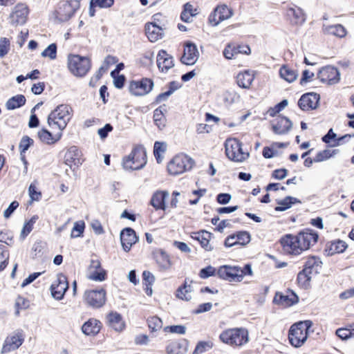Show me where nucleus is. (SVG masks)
<instances>
[{
    "label": "nucleus",
    "instance_id": "nucleus-1",
    "mask_svg": "<svg viewBox=\"0 0 354 354\" xmlns=\"http://www.w3.org/2000/svg\"><path fill=\"white\" fill-rule=\"evenodd\" d=\"M73 116V109L68 104H59L48 116L47 122L51 129H58L59 131L66 127Z\"/></svg>",
    "mask_w": 354,
    "mask_h": 354
},
{
    "label": "nucleus",
    "instance_id": "nucleus-2",
    "mask_svg": "<svg viewBox=\"0 0 354 354\" xmlns=\"http://www.w3.org/2000/svg\"><path fill=\"white\" fill-rule=\"evenodd\" d=\"M313 326L310 320L299 322L291 326L288 339L291 345L295 348L301 347L307 340L308 330Z\"/></svg>",
    "mask_w": 354,
    "mask_h": 354
},
{
    "label": "nucleus",
    "instance_id": "nucleus-3",
    "mask_svg": "<svg viewBox=\"0 0 354 354\" xmlns=\"http://www.w3.org/2000/svg\"><path fill=\"white\" fill-rule=\"evenodd\" d=\"M222 342L232 346H241L248 340V332L243 328H229L223 331L219 336Z\"/></svg>",
    "mask_w": 354,
    "mask_h": 354
},
{
    "label": "nucleus",
    "instance_id": "nucleus-4",
    "mask_svg": "<svg viewBox=\"0 0 354 354\" xmlns=\"http://www.w3.org/2000/svg\"><path fill=\"white\" fill-rule=\"evenodd\" d=\"M225 154L227 157L236 162L246 160L250 153L242 148V143L236 138H228L225 142Z\"/></svg>",
    "mask_w": 354,
    "mask_h": 354
},
{
    "label": "nucleus",
    "instance_id": "nucleus-5",
    "mask_svg": "<svg viewBox=\"0 0 354 354\" xmlns=\"http://www.w3.org/2000/svg\"><path fill=\"white\" fill-rule=\"evenodd\" d=\"M68 68L76 77H84L91 68V60L86 57L70 55L68 57Z\"/></svg>",
    "mask_w": 354,
    "mask_h": 354
},
{
    "label": "nucleus",
    "instance_id": "nucleus-6",
    "mask_svg": "<svg viewBox=\"0 0 354 354\" xmlns=\"http://www.w3.org/2000/svg\"><path fill=\"white\" fill-rule=\"evenodd\" d=\"M194 160L184 153L175 156L169 162L167 166L168 171L172 175L181 174L192 169Z\"/></svg>",
    "mask_w": 354,
    "mask_h": 354
},
{
    "label": "nucleus",
    "instance_id": "nucleus-7",
    "mask_svg": "<svg viewBox=\"0 0 354 354\" xmlns=\"http://www.w3.org/2000/svg\"><path fill=\"white\" fill-rule=\"evenodd\" d=\"M146 163V151L141 147L134 149L127 157L124 158L122 162L123 167L126 170L140 169Z\"/></svg>",
    "mask_w": 354,
    "mask_h": 354
},
{
    "label": "nucleus",
    "instance_id": "nucleus-8",
    "mask_svg": "<svg viewBox=\"0 0 354 354\" xmlns=\"http://www.w3.org/2000/svg\"><path fill=\"white\" fill-rule=\"evenodd\" d=\"M24 342V335L21 330H17L10 334L4 340L1 353H7L17 350Z\"/></svg>",
    "mask_w": 354,
    "mask_h": 354
},
{
    "label": "nucleus",
    "instance_id": "nucleus-9",
    "mask_svg": "<svg viewBox=\"0 0 354 354\" xmlns=\"http://www.w3.org/2000/svg\"><path fill=\"white\" fill-rule=\"evenodd\" d=\"M29 14L28 6L22 3H17L9 15L10 24L15 27L26 24Z\"/></svg>",
    "mask_w": 354,
    "mask_h": 354
},
{
    "label": "nucleus",
    "instance_id": "nucleus-10",
    "mask_svg": "<svg viewBox=\"0 0 354 354\" xmlns=\"http://www.w3.org/2000/svg\"><path fill=\"white\" fill-rule=\"evenodd\" d=\"M280 243L283 251L287 254L292 255L301 254L299 241L297 235L286 234L280 239Z\"/></svg>",
    "mask_w": 354,
    "mask_h": 354
},
{
    "label": "nucleus",
    "instance_id": "nucleus-11",
    "mask_svg": "<svg viewBox=\"0 0 354 354\" xmlns=\"http://www.w3.org/2000/svg\"><path fill=\"white\" fill-rule=\"evenodd\" d=\"M317 77L322 82L333 85L339 82L340 73L337 68L332 66H326L319 70Z\"/></svg>",
    "mask_w": 354,
    "mask_h": 354
},
{
    "label": "nucleus",
    "instance_id": "nucleus-12",
    "mask_svg": "<svg viewBox=\"0 0 354 354\" xmlns=\"http://www.w3.org/2000/svg\"><path fill=\"white\" fill-rule=\"evenodd\" d=\"M233 15V10L227 6L223 4L216 7L209 15V23L213 26H218L221 21L228 19Z\"/></svg>",
    "mask_w": 354,
    "mask_h": 354
},
{
    "label": "nucleus",
    "instance_id": "nucleus-13",
    "mask_svg": "<svg viewBox=\"0 0 354 354\" xmlns=\"http://www.w3.org/2000/svg\"><path fill=\"white\" fill-rule=\"evenodd\" d=\"M216 275L230 282L241 281V272L239 271V266H222L218 269Z\"/></svg>",
    "mask_w": 354,
    "mask_h": 354
},
{
    "label": "nucleus",
    "instance_id": "nucleus-14",
    "mask_svg": "<svg viewBox=\"0 0 354 354\" xmlns=\"http://www.w3.org/2000/svg\"><path fill=\"white\" fill-rule=\"evenodd\" d=\"M153 86V82L149 79H142L140 81H132L129 84L130 93L136 96L147 94L151 91Z\"/></svg>",
    "mask_w": 354,
    "mask_h": 354
},
{
    "label": "nucleus",
    "instance_id": "nucleus-15",
    "mask_svg": "<svg viewBox=\"0 0 354 354\" xmlns=\"http://www.w3.org/2000/svg\"><path fill=\"white\" fill-rule=\"evenodd\" d=\"M106 292L103 288L100 290H87L84 293L85 301L93 308L102 306L106 300Z\"/></svg>",
    "mask_w": 354,
    "mask_h": 354
},
{
    "label": "nucleus",
    "instance_id": "nucleus-16",
    "mask_svg": "<svg viewBox=\"0 0 354 354\" xmlns=\"http://www.w3.org/2000/svg\"><path fill=\"white\" fill-rule=\"evenodd\" d=\"M301 253L314 245L318 240V234L311 230L300 232L297 234Z\"/></svg>",
    "mask_w": 354,
    "mask_h": 354
},
{
    "label": "nucleus",
    "instance_id": "nucleus-17",
    "mask_svg": "<svg viewBox=\"0 0 354 354\" xmlns=\"http://www.w3.org/2000/svg\"><path fill=\"white\" fill-rule=\"evenodd\" d=\"M68 288L66 277L62 274H57L56 280L50 286L52 296L57 300L62 299Z\"/></svg>",
    "mask_w": 354,
    "mask_h": 354
},
{
    "label": "nucleus",
    "instance_id": "nucleus-18",
    "mask_svg": "<svg viewBox=\"0 0 354 354\" xmlns=\"http://www.w3.org/2000/svg\"><path fill=\"white\" fill-rule=\"evenodd\" d=\"M199 57V52L196 46L190 41L186 42L184 46L181 62L186 65H194Z\"/></svg>",
    "mask_w": 354,
    "mask_h": 354
},
{
    "label": "nucleus",
    "instance_id": "nucleus-19",
    "mask_svg": "<svg viewBox=\"0 0 354 354\" xmlns=\"http://www.w3.org/2000/svg\"><path fill=\"white\" fill-rule=\"evenodd\" d=\"M77 10L68 2L64 1L59 4L57 9L54 12L55 19L59 22L68 21Z\"/></svg>",
    "mask_w": 354,
    "mask_h": 354
},
{
    "label": "nucleus",
    "instance_id": "nucleus-20",
    "mask_svg": "<svg viewBox=\"0 0 354 354\" xmlns=\"http://www.w3.org/2000/svg\"><path fill=\"white\" fill-rule=\"evenodd\" d=\"M319 99V95L317 93H306L299 100L298 105L303 111L313 110L318 107Z\"/></svg>",
    "mask_w": 354,
    "mask_h": 354
},
{
    "label": "nucleus",
    "instance_id": "nucleus-21",
    "mask_svg": "<svg viewBox=\"0 0 354 354\" xmlns=\"http://www.w3.org/2000/svg\"><path fill=\"white\" fill-rule=\"evenodd\" d=\"M88 278L95 281H103L106 279V272L101 268L98 260H91L88 270Z\"/></svg>",
    "mask_w": 354,
    "mask_h": 354
},
{
    "label": "nucleus",
    "instance_id": "nucleus-22",
    "mask_svg": "<svg viewBox=\"0 0 354 354\" xmlns=\"http://www.w3.org/2000/svg\"><path fill=\"white\" fill-rule=\"evenodd\" d=\"M64 160L66 164L70 167H72V166L78 167L84 161L81 151L75 146H72L67 150L64 156Z\"/></svg>",
    "mask_w": 354,
    "mask_h": 354
},
{
    "label": "nucleus",
    "instance_id": "nucleus-23",
    "mask_svg": "<svg viewBox=\"0 0 354 354\" xmlns=\"http://www.w3.org/2000/svg\"><path fill=\"white\" fill-rule=\"evenodd\" d=\"M138 240L136 232L130 227L124 229L120 233L121 244L125 252H129Z\"/></svg>",
    "mask_w": 354,
    "mask_h": 354
},
{
    "label": "nucleus",
    "instance_id": "nucleus-24",
    "mask_svg": "<svg viewBox=\"0 0 354 354\" xmlns=\"http://www.w3.org/2000/svg\"><path fill=\"white\" fill-rule=\"evenodd\" d=\"M298 297L297 295L288 290L285 294L277 293L274 297V303L283 307H289L298 302Z\"/></svg>",
    "mask_w": 354,
    "mask_h": 354
},
{
    "label": "nucleus",
    "instance_id": "nucleus-25",
    "mask_svg": "<svg viewBox=\"0 0 354 354\" xmlns=\"http://www.w3.org/2000/svg\"><path fill=\"white\" fill-rule=\"evenodd\" d=\"M223 55L227 59L236 58L238 54L249 55L250 48L248 46H236L228 44L223 50Z\"/></svg>",
    "mask_w": 354,
    "mask_h": 354
},
{
    "label": "nucleus",
    "instance_id": "nucleus-26",
    "mask_svg": "<svg viewBox=\"0 0 354 354\" xmlns=\"http://www.w3.org/2000/svg\"><path fill=\"white\" fill-rule=\"evenodd\" d=\"M157 66L160 71L167 73L174 66L173 57L165 50H160L157 55Z\"/></svg>",
    "mask_w": 354,
    "mask_h": 354
},
{
    "label": "nucleus",
    "instance_id": "nucleus-27",
    "mask_svg": "<svg viewBox=\"0 0 354 354\" xmlns=\"http://www.w3.org/2000/svg\"><path fill=\"white\" fill-rule=\"evenodd\" d=\"M286 16L292 24H302L306 19L302 9L295 5L288 7Z\"/></svg>",
    "mask_w": 354,
    "mask_h": 354
},
{
    "label": "nucleus",
    "instance_id": "nucleus-28",
    "mask_svg": "<svg viewBox=\"0 0 354 354\" xmlns=\"http://www.w3.org/2000/svg\"><path fill=\"white\" fill-rule=\"evenodd\" d=\"M37 136L39 140L48 145H52L57 142L62 137V133L58 131L54 134L46 129H41L37 132Z\"/></svg>",
    "mask_w": 354,
    "mask_h": 354
},
{
    "label": "nucleus",
    "instance_id": "nucleus-29",
    "mask_svg": "<svg viewBox=\"0 0 354 354\" xmlns=\"http://www.w3.org/2000/svg\"><path fill=\"white\" fill-rule=\"evenodd\" d=\"M348 248L347 243L340 239L334 240L326 245L324 250L327 256H333L335 254L342 253Z\"/></svg>",
    "mask_w": 354,
    "mask_h": 354
},
{
    "label": "nucleus",
    "instance_id": "nucleus-30",
    "mask_svg": "<svg viewBox=\"0 0 354 354\" xmlns=\"http://www.w3.org/2000/svg\"><path fill=\"white\" fill-rule=\"evenodd\" d=\"M146 35L151 42H156L162 37V29L153 22L145 25Z\"/></svg>",
    "mask_w": 354,
    "mask_h": 354
},
{
    "label": "nucleus",
    "instance_id": "nucleus-31",
    "mask_svg": "<svg viewBox=\"0 0 354 354\" xmlns=\"http://www.w3.org/2000/svg\"><path fill=\"white\" fill-rule=\"evenodd\" d=\"M169 196V193L167 191H156L152 196L151 200V205L156 209L165 210V200Z\"/></svg>",
    "mask_w": 354,
    "mask_h": 354
},
{
    "label": "nucleus",
    "instance_id": "nucleus-32",
    "mask_svg": "<svg viewBox=\"0 0 354 354\" xmlns=\"http://www.w3.org/2000/svg\"><path fill=\"white\" fill-rule=\"evenodd\" d=\"M106 319L109 326L115 331L120 332L124 329L125 323L119 313L111 312L107 315Z\"/></svg>",
    "mask_w": 354,
    "mask_h": 354
},
{
    "label": "nucleus",
    "instance_id": "nucleus-33",
    "mask_svg": "<svg viewBox=\"0 0 354 354\" xmlns=\"http://www.w3.org/2000/svg\"><path fill=\"white\" fill-rule=\"evenodd\" d=\"M292 126V122L288 118L279 117L277 119V122L273 124L272 130L276 134H285L290 131Z\"/></svg>",
    "mask_w": 354,
    "mask_h": 354
},
{
    "label": "nucleus",
    "instance_id": "nucleus-34",
    "mask_svg": "<svg viewBox=\"0 0 354 354\" xmlns=\"http://www.w3.org/2000/svg\"><path fill=\"white\" fill-rule=\"evenodd\" d=\"M167 112V107L162 105L153 111V122L159 130H162L167 125V119L165 115Z\"/></svg>",
    "mask_w": 354,
    "mask_h": 354
},
{
    "label": "nucleus",
    "instance_id": "nucleus-35",
    "mask_svg": "<svg viewBox=\"0 0 354 354\" xmlns=\"http://www.w3.org/2000/svg\"><path fill=\"white\" fill-rule=\"evenodd\" d=\"M211 235V233L203 230L201 232L193 233L192 238L198 241L200 243L201 247L205 250L211 251L213 249L212 246L209 243Z\"/></svg>",
    "mask_w": 354,
    "mask_h": 354
},
{
    "label": "nucleus",
    "instance_id": "nucleus-36",
    "mask_svg": "<svg viewBox=\"0 0 354 354\" xmlns=\"http://www.w3.org/2000/svg\"><path fill=\"white\" fill-rule=\"evenodd\" d=\"M101 328V323L95 319H90L82 326V332L86 335H95L97 334Z\"/></svg>",
    "mask_w": 354,
    "mask_h": 354
},
{
    "label": "nucleus",
    "instance_id": "nucleus-37",
    "mask_svg": "<svg viewBox=\"0 0 354 354\" xmlns=\"http://www.w3.org/2000/svg\"><path fill=\"white\" fill-rule=\"evenodd\" d=\"M323 31L324 34L334 35L340 38L345 37L346 35V29L341 24L324 25Z\"/></svg>",
    "mask_w": 354,
    "mask_h": 354
},
{
    "label": "nucleus",
    "instance_id": "nucleus-38",
    "mask_svg": "<svg viewBox=\"0 0 354 354\" xmlns=\"http://www.w3.org/2000/svg\"><path fill=\"white\" fill-rule=\"evenodd\" d=\"M254 75L252 72L245 71L237 75V84L240 87L248 88L254 81Z\"/></svg>",
    "mask_w": 354,
    "mask_h": 354
},
{
    "label": "nucleus",
    "instance_id": "nucleus-39",
    "mask_svg": "<svg viewBox=\"0 0 354 354\" xmlns=\"http://www.w3.org/2000/svg\"><path fill=\"white\" fill-rule=\"evenodd\" d=\"M187 351V343L185 342H172L166 347L167 354H185Z\"/></svg>",
    "mask_w": 354,
    "mask_h": 354
},
{
    "label": "nucleus",
    "instance_id": "nucleus-40",
    "mask_svg": "<svg viewBox=\"0 0 354 354\" xmlns=\"http://www.w3.org/2000/svg\"><path fill=\"white\" fill-rule=\"evenodd\" d=\"M322 262L319 258L316 257H310L308 258L305 263L304 269L308 270L311 273L317 274L319 273L322 268Z\"/></svg>",
    "mask_w": 354,
    "mask_h": 354
},
{
    "label": "nucleus",
    "instance_id": "nucleus-41",
    "mask_svg": "<svg viewBox=\"0 0 354 354\" xmlns=\"http://www.w3.org/2000/svg\"><path fill=\"white\" fill-rule=\"evenodd\" d=\"M313 275L315 274L311 273L308 270L303 269L301 272H299L297 275V282L300 287L304 289H307L310 287V281Z\"/></svg>",
    "mask_w": 354,
    "mask_h": 354
},
{
    "label": "nucleus",
    "instance_id": "nucleus-42",
    "mask_svg": "<svg viewBox=\"0 0 354 354\" xmlns=\"http://www.w3.org/2000/svg\"><path fill=\"white\" fill-rule=\"evenodd\" d=\"M26 97L23 95H17L10 98L6 104V106L8 110H13L19 108L25 104Z\"/></svg>",
    "mask_w": 354,
    "mask_h": 354
},
{
    "label": "nucleus",
    "instance_id": "nucleus-43",
    "mask_svg": "<svg viewBox=\"0 0 354 354\" xmlns=\"http://www.w3.org/2000/svg\"><path fill=\"white\" fill-rule=\"evenodd\" d=\"M197 14V9L194 8L191 3H187L184 5V9L181 13L180 18L183 21L189 23L192 21V18Z\"/></svg>",
    "mask_w": 354,
    "mask_h": 354
},
{
    "label": "nucleus",
    "instance_id": "nucleus-44",
    "mask_svg": "<svg viewBox=\"0 0 354 354\" xmlns=\"http://www.w3.org/2000/svg\"><path fill=\"white\" fill-rule=\"evenodd\" d=\"M176 296L182 300L189 301L192 297V288L190 285L185 283L176 290Z\"/></svg>",
    "mask_w": 354,
    "mask_h": 354
},
{
    "label": "nucleus",
    "instance_id": "nucleus-45",
    "mask_svg": "<svg viewBox=\"0 0 354 354\" xmlns=\"http://www.w3.org/2000/svg\"><path fill=\"white\" fill-rule=\"evenodd\" d=\"M299 202V201L296 198L287 196L284 199L277 201L278 206L275 207V210L277 212L285 211L291 207L293 204Z\"/></svg>",
    "mask_w": 354,
    "mask_h": 354
},
{
    "label": "nucleus",
    "instance_id": "nucleus-46",
    "mask_svg": "<svg viewBox=\"0 0 354 354\" xmlns=\"http://www.w3.org/2000/svg\"><path fill=\"white\" fill-rule=\"evenodd\" d=\"M156 260L162 270H167L171 266L169 255L163 251L156 253Z\"/></svg>",
    "mask_w": 354,
    "mask_h": 354
},
{
    "label": "nucleus",
    "instance_id": "nucleus-47",
    "mask_svg": "<svg viewBox=\"0 0 354 354\" xmlns=\"http://www.w3.org/2000/svg\"><path fill=\"white\" fill-rule=\"evenodd\" d=\"M167 145L166 142L156 141L154 143L153 153L158 163L162 162L164 158L163 155L167 150Z\"/></svg>",
    "mask_w": 354,
    "mask_h": 354
},
{
    "label": "nucleus",
    "instance_id": "nucleus-48",
    "mask_svg": "<svg viewBox=\"0 0 354 354\" xmlns=\"http://www.w3.org/2000/svg\"><path fill=\"white\" fill-rule=\"evenodd\" d=\"M280 77L288 82H294L297 77V73L295 71L288 68L286 66H283L279 70Z\"/></svg>",
    "mask_w": 354,
    "mask_h": 354
},
{
    "label": "nucleus",
    "instance_id": "nucleus-49",
    "mask_svg": "<svg viewBox=\"0 0 354 354\" xmlns=\"http://www.w3.org/2000/svg\"><path fill=\"white\" fill-rule=\"evenodd\" d=\"M38 218L39 217L37 215H34L30 220L24 223V225L20 233L21 239L24 240L30 233V232L33 229V225L38 220Z\"/></svg>",
    "mask_w": 354,
    "mask_h": 354
},
{
    "label": "nucleus",
    "instance_id": "nucleus-50",
    "mask_svg": "<svg viewBox=\"0 0 354 354\" xmlns=\"http://www.w3.org/2000/svg\"><path fill=\"white\" fill-rule=\"evenodd\" d=\"M339 153L338 149H325L321 151H319L316 156L314 158V161L315 162H320L325 161L329 159L331 157L335 156L336 154Z\"/></svg>",
    "mask_w": 354,
    "mask_h": 354
},
{
    "label": "nucleus",
    "instance_id": "nucleus-51",
    "mask_svg": "<svg viewBox=\"0 0 354 354\" xmlns=\"http://www.w3.org/2000/svg\"><path fill=\"white\" fill-rule=\"evenodd\" d=\"M239 99L240 95L233 90L226 91L223 94V100L228 105L238 102Z\"/></svg>",
    "mask_w": 354,
    "mask_h": 354
},
{
    "label": "nucleus",
    "instance_id": "nucleus-52",
    "mask_svg": "<svg viewBox=\"0 0 354 354\" xmlns=\"http://www.w3.org/2000/svg\"><path fill=\"white\" fill-rule=\"evenodd\" d=\"M148 326L151 331H158L162 328V322L157 316H152L147 319Z\"/></svg>",
    "mask_w": 354,
    "mask_h": 354
},
{
    "label": "nucleus",
    "instance_id": "nucleus-53",
    "mask_svg": "<svg viewBox=\"0 0 354 354\" xmlns=\"http://www.w3.org/2000/svg\"><path fill=\"white\" fill-rule=\"evenodd\" d=\"M85 228V223L83 221H79L74 223V226L72 229L71 237L77 238L82 236Z\"/></svg>",
    "mask_w": 354,
    "mask_h": 354
},
{
    "label": "nucleus",
    "instance_id": "nucleus-54",
    "mask_svg": "<svg viewBox=\"0 0 354 354\" xmlns=\"http://www.w3.org/2000/svg\"><path fill=\"white\" fill-rule=\"evenodd\" d=\"M237 245H246L250 242V234L245 231H241L235 234Z\"/></svg>",
    "mask_w": 354,
    "mask_h": 354
},
{
    "label": "nucleus",
    "instance_id": "nucleus-55",
    "mask_svg": "<svg viewBox=\"0 0 354 354\" xmlns=\"http://www.w3.org/2000/svg\"><path fill=\"white\" fill-rule=\"evenodd\" d=\"M8 259L9 254L6 249V246L0 244V271L3 270L7 266Z\"/></svg>",
    "mask_w": 354,
    "mask_h": 354
},
{
    "label": "nucleus",
    "instance_id": "nucleus-56",
    "mask_svg": "<svg viewBox=\"0 0 354 354\" xmlns=\"http://www.w3.org/2000/svg\"><path fill=\"white\" fill-rule=\"evenodd\" d=\"M288 100H283L274 107L270 108L268 111V113L270 115V116L274 117L278 113L282 111L288 105Z\"/></svg>",
    "mask_w": 354,
    "mask_h": 354
},
{
    "label": "nucleus",
    "instance_id": "nucleus-57",
    "mask_svg": "<svg viewBox=\"0 0 354 354\" xmlns=\"http://www.w3.org/2000/svg\"><path fill=\"white\" fill-rule=\"evenodd\" d=\"M114 3V0H91V7H98L100 8H111Z\"/></svg>",
    "mask_w": 354,
    "mask_h": 354
},
{
    "label": "nucleus",
    "instance_id": "nucleus-58",
    "mask_svg": "<svg viewBox=\"0 0 354 354\" xmlns=\"http://www.w3.org/2000/svg\"><path fill=\"white\" fill-rule=\"evenodd\" d=\"M10 48V40L6 37H2L0 39V57H3L6 55Z\"/></svg>",
    "mask_w": 354,
    "mask_h": 354
},
{
    "label": "nucleus",
    "instance_id": "nucleus-59",
    "mask_svg": "<svg viewBox=\"0 0 354 354\" xmlns=\"http://www.w3.org/2000/svg\"><path fill=\"white\" fill-rule=\"evenodd\" d=\"M43 57H48L50 59H55L57 55V46L55 44H50L42 53Z\"/></svg>",
    "mask_w": 354,
    "mask_h": 354
},
{
    "label": "nucleus",
    "instance_id": "nucleus-60",
    "mask_svg": "<svg viewBox=\"0 0 354 354\" xmlns=\"http://www.w3.org/2000/svg\"><path fill=\"white\" fill-rule=\"evenodd\" d=\"M28 306V301L22 297H18L15 301V315L18 316L21 310H24Z\"/></svg>",
    "mask_w": 354,
    "mask_h": 354
},
{
    "label": "nucleus",
    "instance_id": "nucleus-61",
    "mask_svg": "<svg viewBox=\"0 0 354 354\" xmlns=\"http://www.w3.org/2000/svg\"><path fill=\"white\" fill-rule=\"evenodd\" d=\"M217 271L212 266H209L201 270L199 276L202 279H207L209 277L214 276L216 274Z\"/></svg>",
    "mask_w": 354,
    "mask_h": 354
},
{
    "label": "nucleus",
    "instance_id": "nucleus-62",
    "mask_svg": "<svg viewBox=\"0 0 354 354\" xmlns=\"http://www.w3.org/2000/svg\"><path fill=\"white\" fill-rule=\"evenodd\" d=\"M164 330L167 332H170L171 333H177V334H185L186 332V328L182 325H176V326H167L164 328Z\"/></svg>",
    "mask_w": 354,
    "mask_h": 354
},
{
    "label": "nucleus",
    "instance_id": "nucleus-63",
    "mask_svg": "<svg viewBox=\"0 0 354 354\" xmlns=\"http://www.w3.org/2000/svg\"><path fill=\"white\" fill-rule=\"evenodd\" d=\"M33 144V140L28 136H24L19 143V149L21 152H24Z\"/></svg>",
    "mask_w": 354,
    "mask_h": 354
},
{
    "label": "nucleus",
    "instance_id": "nucleus-64",
    "mask_svg": "<svg viewBox=\"0 0 354 354\" xmlns=\"http://www.w3.org/2000/svg\"><path fill=\"white\" fill-rule=\"evenodd\" d=\"M30 197L32 201H38L41 198V192L37 190V187L34 184H30L28 189Z\"/></svg>",
    "mask_w": 354,
    "mask_h": 354
}]
</instances>
